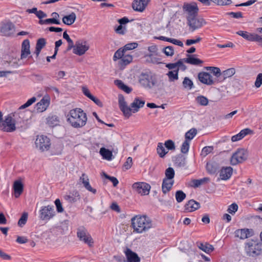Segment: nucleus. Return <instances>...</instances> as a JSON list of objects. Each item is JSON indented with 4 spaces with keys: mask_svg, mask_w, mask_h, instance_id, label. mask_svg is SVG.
<instances>
[{
    "mask_svg": "<svg viewBox=\"0 0 262 262\" xmlns=\"http://www.w3.org/2000/svg\"><path fill=\"white\" fill-rule=\"evenodd\" d=\"M15 122L13 120L12 117L11 115L8 116L4 121L0 123L1 129L7 132H12L15 130Z\"/></svg>",
    "mask_w": 262,
    "mask_h": 262,
    "instance_id": "nucleus-11",
    "label": "nucleus"
},
{
    "mask_svg": "<svg viewBox=\"0 0 262 262\" xmlns=\"http://www.w3.org/2000/svg\"><path fill=\"white\" fill-rule=\"evenodd\" d=\"M190 142L188 140H185L182 143L181 151L183 154H186L188 152L189 149Z\"/></svg>",
    "mask_w": 262,
    "mask_h": 262,
    "instance_id": "nucleus-51",
    "label": "nucleus"
},
{
    "mask_svg": "<svg viewBox=\"0 0 262 262\" xmlns=\"http://www.w3.org/2000/svg\"><path fill=\"white\" fill-rule=\"evenodd\" d=\"M76 18V14L72 12L68 15L64 16L62 18V21L66 25H71L74 23Z\"/></svg>",
    "mask_w": 262,
    "mask_h": 262,
    "instance_id": "nucleus-35",
    "label": "nucleus"
},
{
    "mask_svg": "<svg viewBox=\"0 0 262 262\" xmlns=\"http://www.w3.org/2000/svg\"><path fill=\"white\" fill-rule=\"evenodd\" d=\"M118 102L120 110L123 112L126 117L129 118L130 116V107H128L127 105L125 99L122 95L119 96Z\"/></svg>",
    "mask_w": 262,
    "mask_h": 262,
    "instance_id": "nucleus-19",
    "label": "nucleus"
},
{
    "mask_svg": "<svg viewBox=\"0 0 262 262\" xmlns=\"http://www.w3.org/2000/svg\"><path fill=\"white\" fill-rule=\"evenodd\" d=\"M163 52L167 56H172L174 54V49L172 46H168L163 49Z\"/></svg>",
    "mask_w": 262,
    "mask_h": 262,
    "instance_id": "nucleus-57",
    "label": "nucleus"
},
{
    "mask_svg": "<svg viewBox=\"0 0 262 262\" xmlns=\"http://www.w3.org/2000/svg\"><path fill=\"white\" fill-rule=\"evenodd\" d=\"M133 189L141 195H147L149 193L150 186L144 182H136L133 184Z\"/></svg>",
    "mask_w": 262,
    "mask_h": 262,
    "instance_id": "nucleus-12",
    "label": "nucleus"
},
{
    "mask_svg": "<svg viewBox=\"0 0 262 262\" xmlns=\"http://www.w3.org/2000/svg\"><path fill=\"white\" fill-rule=\"evenodd\" d=\"M128 262H139L140 258L137 254L129 249H127L125 252Z\"/></svg>",
    "mask_w": 262,
    "mask_h": 262,
    "instance_id": "nucleus-29",
    "label": "nucleus"
},
{
    "mask_svg": "<svg viewBox=\"0 0 262 262\" xmlns=\"http://www.w3.org/2000/svg\"><path fill=\"white\" fill-rule=\"evenodd\" d=\"M138 44L136 42H130L127 43L123 47V49L126 52V51L133 50L137 48Z\"/></svg>",
    "mask_w": 262,
    "mask_h": 262,
    "instance_id": "nucleus-55",
    "label": "nucleus"
},
{
    "mask_svg": "<svg viewBox=\"0 0 262 262\" xmlns=\"http://www.w3.org/2000/svg\"><path fill=\"white\" fill-rule=\"evenodd\" d=\"M195 100L196 102L202 106H207L208 104V99L202 95L198 96Z\"/></svg>",
    "mask_w": 262,
    "mask_h": 262,
    "instance_id": "nucleus-44",
    "label": "nucleus"
},
{
    "mask_svg": "<svg viewBox=\"0 0 262 262\" xmlns=\"http://www.w3.org/2000/svg\"><path fill=\"white\" fill-rule=\"evenodd\" d=\"M165 179L169 180H173L175 175V172L173 168L170 167L167 168L165 170Z\"/></svg>",
    "mask_w": 262,
    "mask_h": 262,
    "instance_id": "nucleus-41",
    "label": "nucleus"
},
{
    "mask_svg": "<svg viewBox=\"0 0 262 262\" xmlns=\"http://www.w3.org/2000/svg\"><path fill=\"white\" fill-rule=\"evenodd\" d=\"M148 51L150 52V54L148 55L150 58L151 61L153 63H160V59H158L157 60H154L152 59V57L154 56H156L157 55V51L158 49L156 46H151L148 47Z\"/></svg>",
    "mask_w": 262,
    "mask_h": 262,
    "instance_id": "nucleus-34",
    "label": "nucleus"
},
{
    "mask_svg": "<svg viewBox=\"0 0 262 262\" xmlns=\"http://www.w3.org/2000/svg\"><path fill=\"white\" fill-rule=\"evenodd\" d=\"M188 56L187 58H184L185 62L195 66L200 65L203 62L202 60L195 58L193 56L188 55Z\"/></svg>",
    "mask_w": 262,
    "mask_h": 262,
    "instance_id": "nucleus-32",
    "label": "nucleus"
},
{
    "mask_svg": "<svg viewBox=\"0 0 262 262\" xmlns=\"http://www.w3.org/2000/svg\"><path fill=\"white\" fill-rule=\"evenodd\" d=\"M188 25L193 31L198 29L206 24L205 19L201 17H198L197 16H194L187 18Z\"/></svg>",
    "mask_w": 262,
    "mask_h": 262,
    "instance_id": "nucleus-8",
    "label": "nucleus"
},
{
    "mask_svg": "<svg viewBox=\"0 0 262 262\" xmlns=\"http://www.w3.org/2000/svg\"><path fill=\"white\" fill-rule=\"evenodd\" d=\"M178 73L179 72L178 71V70L169 71L166 74V75L168 77L169 81L170 82H173L176 80H177L179 78Z\"/></svg>",
    "mask_w": 262,
    "mask_h": 262,
    "instance_id": "nucleus-40",
    "label": "nucleus"
},
{
    "mask_svg": "<svg viewBox=\"0 0 262 262\" xmlns=\"http://www.w3.org/2000/svg\"><path fill=\"white\" fill-rule=\"evenodd\" d=\"M64 198L70 203H75L80 200V196L78 191L74 190L69 194L64 195Z\"/></svg>",
    "mask_w": 262,
    "mask_h": 262,
    "instance_id": "nucleus-27",
    "label": "nucleus"
},
{
    "mask_svg": "<svg viewBox=\"0 0 262 262\" xmlns=\"http://www.w3.org/2000/svg\"><path fill=\"white\" fill-rule=\"evenodd\" d=\"M76 235L79 240L89 247H92L94 241L88 230L84 226H80L77 229Z\"/></svg>",
    "mask_w": 262,
    "mask_h": 262,
    "instance_id": "nucleus-5",
    "label": "nucleus"
},
{
    "mask_svg": "<svg viewBox=\"0 0 262 262\" xmlns=\"http://www.w3.org/2000/svg\"><path fill=\"white\" fill-rule=\"evenodd\" d=\"M67 120L72 127L78 128L86 124L87 116L82 109L76 108L70 111L67 116Z\"/></svg>",
    "mask_w": 262,
    "mask_h": 262,
    "instance_id": "nucleus-1",
    "label": "nucleus"
},
{
    "mask_svg": "<svg viewBox=\"0 0 262 262\" xmlns=\"http://www.w3.org/2000/svg\"><path fill=\"white\" fill-rule=\"evenodd\" d=\"M148 2V0H135L132 4L134 10L139 12H142L145 9Z\"/></svg>",
    "mask_w": 262,
    "mask_h": 262,
    "instance_id": "nucleus-22",
    "label": "nucleus"
},
{
    "mask_svg": "<svg viewBox=\"0 0 262 262\" xmlns=\"http://www.w3.org/2000/svg\"><path fill=\"white\" fill-rule=\"evenodd\" d=\"M35 144L40 151H47L49 149V138L44 135L37 136Z\"/></svg>",
    "mask_w": 262,
    "mask_h": 262,
    "instance_id": "nucleus-7",
    "label": "nucleus"
},
{
    "mask_svg": "<svg viewBox=\"0 0 262 262\" xmlns=\"http://www.w3.org/2000/svg\"><path fill=\"white\" fill-rule=\"evenodd\" d=\"M174 184V180H169L164 178L162 184V190L163 193L166 194L171 189Z\"/></svg>",
    "mask_w": 262,
    "mask_h": 262,
    "instance_id": "nucleus-26",
    "label": "nucleus"
},
{
    "mask_svg": "<svg viewBox=\"0 0 262 262\" xmlns=\"http://www.w3.org/2000/svg\"><path fill=\"white\" fill-rule=\"evenodd\" d=\"M79 183L82 184L85 188L88 191L94 194L96 193V190L91 187L90 184L89 177L85 173H82L81 176L80 177Z\"/></svg>",
    "mask_w": 262,
    "mask_h": 262,
    "instance_id": "nucleus-21",
    "label": "nucleus"
},
{
    "mask_svg": "<svg viewBox=\"0 0 262 262\" xmlns=\"http://www.w3.org/2000/svg\"><path fill=\"white\" fill-rule=\"evenodd\" d=\"M235 74V69L233 68H230L227 69L222 73V75L224 78H227L228 77H231Z\"/></svg>",
    "mask_w": 262,
    "mask_h": 262,
    "instance_id": "nucleus-49",
    "label": "nucleus"
},
{
    "mask_svg": "<svg viewBox=\"0 0 262 262\" xmlns=\"http://www.w3.org/2000/svg\"><path fill=\"white\" fill-rule=\"evenodd\" d=\"M261 85H262V73H259L258 74L255 82V86L258 88Z\"/></svg>",
    "mask_w": 262,
    "mask_h": 262,
    "instance_id": "nucleus-63",
    "label": "nucleus"
},
{
    "mask_svg": "<svg viewBox=\"0 0 262 262\" xmlns=\"http://www.w3.org/2000/svg\"><path fill=\"white\" fill-rule=\"evenodd\" d=\"M233 169L231 167H223L220 171V179L228 180L232 174Z\"/></svg>",
    "mask_w": 262,
    "mask_h": 262,
    "instance_id": "nucleus-24",
    "label": "nucleus"
},
{
    "mask_svg": "<svg viewBox=\"0 0 262 262\" xmlns=\"http://www.w3.org/2000/svg\"><path fill=\"white\" fill-rule=\"evenodd\" d=\"M184 59H182L179 60L178 61V71L179 72V70L182 71H185L186 69V66L184 64Z\"/></svg>",
    "mask_w": 262,
    "mask_h": 262,
    "instance_id": "nucleus-64",
    "label": "nucleus"
},
{
    "mask_svg": "<svg viewBox=\"0 0 262 262\" xmlns=\"http://www.w3.org/2000/svg\"><path fill=\"white\" fill-rule=\"evenodd\" d=\"M198 79L202 83L208 85H212L214 82L211 75L205 72H200L198 74Z\"/></svg>",
    "mask_w": 262,
    "mask_h": 262,
    "instance_id": "nucleus-16",
    "label": "nucleus"
},
{
    "mask_svg": "<svg viewBox=\"0 0 262 262\" xmlns=\"http://www.w3.org/2000/svg\"><path fill=\"white\" fill-rule=\"evenodd\" d=\"M235 234L236 237L244 239L252 236L254 235V231L252 229H241L236 230Z\"/></svg>",
    "mask_w": 262,
    "mask_h": 262,
    "instance_id": "nucleus-18",
    "label": "nucleus"
},
{
    "mask_svg": "<svg viewBox=\"0 0 262 262\" xmlns=\"http://www.w3.org/2000/svg\"><path fill=\"white\" fill-rule=\"evenodd\" d=\"M61 123L60 119L56 115H52L50 117V127L59 126Z\"/></svg>",
    "mask_w": 262,
    "mask_h": 262,
    "instance_id": "nucleus-39",
    "label": "nucleus"
},
{
    "mask_svg": "<svg viewBox=\"0 0 262 262\" xmlns=\"http://www.w3.org/2000/svg\"><path fill=\"white\" fill-rule=\"evenodd\" d=\"M206 69L210 70L211 72L217 77H219L221 75V70L219 68L213 67H206Z\"/></svg>",
    "mask_w": 262,
    "mask_h": 262,
    "instance_id": "nucleus-54",
    "label": "nucleus"
},
{
    "mask_svg": "<svg viewBox=\"0 0 262 262\" xmlns=\"http://www.w3.org/2000/svg\"><path fill=\"white\" fill-rule=\"evenodd\" d=\"M157 152L160 157L162 158L164 157L167 151H166L164 145L162 143H159L157 148Z\"/></svg>",
    "mask_w": 262,
    "mask_h": 262,
    "instance_id": "nucleus-46",
    "label": "nucleus"
},
{
    "mask_svg": "<svg viewBox=\"0 0 262 262\" xmlns=\"http://www.w3.org/2000/svg\"><path fill=\"white\" fill-rule=\"evenodd\" d=\"M183 10L187 14V18L197 16L199 12V8L195 2L184 3L183 6Z\"/></svg>",
    "mask_w": 262,
    "mask_h": 262,
    "instance_id": "nucleus-9",
    "label": "nucleus"
},
{
    "mask_svg": "<svg viewBox=\"0 0 262 262\" xmlns=\"http://www.w3.org/2000/svg\"><path fill=\"white\" fill-rule=\"evenodd\" d=\"M206 169L210 174H214L217 170V167L215 164L212 163H207L206 164Z\"/></svg>",
    "mask_w": 262,
    "mask_h": 262,
    "instance_id": "nucleus-47",
    "label": "nucleus"
},
{
    "mask_svg": "<svg viewBox=\"0 0 262 262\" xmlns=\"http://www.w3.org/2000/svg\"><path fill=\"white\" fill-rule=\"evenodd\" d=\"M22 110L19 107L17 111L12 114L14 121L16 123H21L29 119L27 117V115L29 114L30 112L28 110L22 111Z\"/></svg>",
    "mask_w": 262,
    "mask_h": 262,
    "instance_id": "nucleus-13",
    "label": "nucleus"
},
{
    "mask_svg": "<svg viewBox=\"0 0 262 262\" xmlns=\"http://www.w3.org/2000/svg\"><path fill=\"white\" fill-rule=\"evenodd\" d=\"M39 206L40 209L39 210V218L42 220H48L49 219V204L47 200L41 201L37 204Z\"/></svg>",
    "mask_w": 262,
    "mask_h": 262,
    "instance_id": "nucleus-10",
    "label": "nucleus"
},
{
    "mask_svg": "<svg viewBox=\"0 0 262 262\" xmlns=\"http://www.w3.org/2000/svg\"><path fill=\"white\" fill-rule=\"evenodd\" d=\"M176 199L177 202L181 203L186 198V194L182 190H178L176 192Z\"/></svg>",
    "mask_w": 262,
    "mask_h": 262,
    "instance_id": "nucleus-45",
    "label": "nucleus"
},
{
    "mask_svg": "<svg viewBox=\"0 0 262 262\" xmlns=\"http://www.w3.org/2000/svg\"><path fill=\"white\" fill-rule=\"evenodd\" d=\"M248 157V152L244 148L237 149L230 158V163L232 165H236L246 161Z\"/></svg>",
    "mask_w": 262,
    "mask_h": 262,
    "instance_id": "nucleus-6",
    "label": "nucleus"
},
{
    "mask_svg": "<svg viewBox=\"0 0 262 262\" xmlns=\"http://www.w3.org/2000/svg\"><path fill=\"white\" fill-rule=\"evenodd\" d=\"M30 54V42L28 39H26L22 43L21 58H26Z\"/></svg>",
    "mask_w": 262,
    "mask_h": 262,
    "instance_id": "nucleus-28",
    "label": "nucleus"
},
{
    "mask_svg": "<svg viewBox=\"0 0 262 262\" xmlns=\"http://www.w3.org/2000/svg\"><path fill=\"white\" fill-rule=\"evenodd\" d=\"M192 81L188 77H185L183 81V85L185 88L191 89L193 87Z\"/></svg>",
    "mask_w": 262,
    "mask_h": 262,
    "instance_id": "nucleus-50",
    "label": "nucleus"
},
{
    "mask_svg": "<svg viewBox=\"0 0 262 262\" xmlns=\"http://www.w3.org/2000/svg\"><path fill=\"white\" fill-rule=\"evenodd\" d=\"M36 101V98L35 97H33L29 99L25 104L21 105L20 106V109H25L31 105H32L33 103H34Z\"/></svg>",
    "mask_w": 262,
    "mask_h": 262,
    "instance_id": "nucleus-56",
    "label": "nucleus"
},
{
    "mask_svg": "<svg viewBox=\"0 0 262 262\" xmlns=\"http://www.w3.org/2000/svg\"><path fill=\"white\" fill-rule=\"evenodd\" d=\"M197 130L195 128H191L186 133L185 137V140L188 141L191 140L196 135Z\"/></svg>",
    "mask_w": 262,
    "mask_h": 262,
    "instance_id": "nucleus-42",
    "label": "nucleus"
},
{
    "mask_svg": "<svg viewBox=\"0 0 262 262\" xmlns=\"http://www.w3.org/2000/svg\"><path fill=\"white\" fill-rule=\"evenodd\" d=\"M63 37L68 41L69 45L68 47V50H71L72 48H73L75 45H74V42L69 37V35L66 32H64L63 34Z\"/></svg>",
    "mask_w": 262,
    "mask_h": 262,
    "instance_id": "nucleus-48",
    "label": "nucleus"
},
{
    "mask_svg": "<svg viewBox=\"0 0 262 262\" xmlns=\"http://www.w3.org/2000/svg\"><path fill=\"white\" fill-rule=\"evenodd\" d=\"M245 250L247 255L249 256H257L261 253V244L257 240L248 241L245 243Z\"/></svg>",
    "mask_w": 262,
    "mask_h": 262,
    "instance_id": "nucleus-3",
    "label": "nucleus"
},
{
    "mask_svg": "<svg viewBox=\"0 0 262 262\" xmlns=\"http://www.w3.org/2000/svg\"><path fill=\"white\" fill-rule=\"evenodd\" d=\"M131 222L134 232L137 233L146 232L152 226L151 220L146 215H136L132 219Z\"/></svg>",
    "mask_w": 262,
    "mask_h": 262,
    "instance_id": "nucleus-2",
    "label": "nucleus"
},
{
    "mask_svg": "<svg viewBox=\"0 0 262 262\" xmlns=\"http://www.w3.org/2000/svg\"><path fill=\"white\" fill-rule=\"evenodd\" d=\"M14 196L18 198L23 192L24 185L20 180H17L14 182L13 185Z\"/></svg>",
    "mask_w": 262,
    "mask_h": 262,
    "instance_id": "nucleus-23",
    "label": "nucleus"
},
{
    "mask_svg": "<svg viewBox=\"0 0 262 262\" xmlns=\"http://www.w3.org/2000/svg\"><path fill=\"white\" fill-rule=\"evenodd\" d=\"M28 213L24 212L18 222V225L22 227L26 224L28 219Z\"/></svg>",
    "mask_w": 262,
    "mask_h": 262,
    "instance_id": "nucleus-52",
    "label": "nucleus"
},
{
    "mask_svg": "<svg viewBox=\"0 0 262 262\" xmlns=\"http://www.w3.org/2000/svg\"><path fill=\"white\" fill-rule=\"evenodd\" d=\"M198 246L200 249L204 251L206 253H210L214 250L213 247L211 245L207 243H199L198 244Z\"/></svg>",
    "mask_w": 262,
    "mask_h": 262,
    "instance_id": "nucleus-33",
    "label": "nucleus"
},
{
    "mask_svg": "<svg viewBox=\"0 0 262 262\" xmlns=\"http://www.w3.org/2000/svg\"><path fill=\"white\" fill-rule=\"evenodd\" d=\"M125 53V51L123 48L119 49L117 51L115 52L113 56V60L114 61H116L118 59H122Z\"/></svg>",
    "mask_w": 262,
    "mask_h": 262,
    "instance_id": "nucleus-43",
    "label": "nucleus"
},
{
    "mask_svg": "<svg viewBox=\"0 0 262 262\" xmlns=\"http://www.w3.org/2000/svg\"><path fill=\"white\" fill-rule=\"evenodd\" d=\"M133 60L132 56L129 55V54H124V55L123 56L121 61L122 63L125 64H128L129 63Z\"/></svg>",
    "mask_w": 262,
    "mask_h": 262,
    "instance_id": "nucleus-58",
    "label": "nucleus"
},
{
    "mask_svg": "<svg viewBox=\"0 0 262 262\" xmlns=\"http://www.w3.org/2000/svg\"><path fill=\"white\" fill-rule=\"evenodd\" d=\"M115 84L120 89L129 94L132 91V89L127 86L120 80H116L114 81Z\"/></svg>",
    "mask_w": 262,
    "mask_h": 262,
    "instance_id": "nucleus-37",
    "label": "nucleus"
},
{
    "mask_svg": "<svg viewBox=\"0 0 262 262\" xmlns=\"http://www.w3.org/2000/svg\"><path fill=\"white\" fill-rule=\"evenodd\" d=\"M46 44V41L45 39L41 38L37 40L36 45V49L34 52L36 56L39 55L41 49L45 46Z\"/></svg>",
    "mask_w": 262,
    "mask_h": 262,
    "instance_id": "nucleus-31",
    "label": "nucleus"
},
{
    "mask_svg": "<svg viewBox=\"0 0 262 262\" xmlns=\"http://www.w3.org/2000/svg\"><path fill=\"white\" fill-rule=\"evenodd\" d=\"M212 150L213 147L212 146H205L202 149L201 154L204 156H206L210 153Z\"/></svg>",
    "mask_w": 262,
    "mask_h": 262,
    "instance_id": "nucleus-62",
    "label": "nucleus"
},
{
    "mask_svg": "<svg viewBox=\"0 0 262 262\" xmlns=\"http://www.w3.org/2000/svg\"><path fill=\"white\" fill-rule=\"evenodd\" d=\"M145 104V101L140 99L138 97L135 98L133 102L130 104V116L132 113H135L139 111V109L143 107Z\"/></svg>",
    "mask_w": 262,
    "mask_h": 262,
    "instance_id": "nucleus-20",
    "label": "nucleus"
},
{
    "mask_svg": "<svg viewBox=\"0 0 262 262\" xmlns=\"http://www.w3.org/2000/svg\"><path fill=\"white\" fill-rule=\"evenodd\" d=\"M200 207V203L198 202L191 200H189L185 205L184 209L185 211L190 212H193Z\"/></svg>",
    "mask_w": 262,
    "mask_h": 262,
    "instance_id": "nucleus-25",
    "label": "nucleus"
},
{
    "mask_svg": "<svg viewBox=\"0 0 262 262\" xmlns=\"http://www.w3.org/2000/svg\"><path fill=\"white\" fill-rule=\"evenodd\" d=\"M238 209V206L235 203L230 205L228 209V212L231 214L234 213Z\"/></svg>",
    "mask_w": 262,
    "mask_h": 262,
    "instance_id": "nucleus-61",
    "label": "nucleus"
},
{
    "mask_svg": "<svg viewBox=\"0 0 262 262\" xmlns=\"http://www.w3.org/2000/svg\"><path fill=\"white\" fill-rule=\"evenodd\" d=\"M52 18H50V24H59V14L56 12H53L51 14Z\"/></svg>",
    "mask_w": 262,
    "mask_h": 262,
    "instance_id": "nucleus-53",
    "label": "nucleus"
},
{
    "mask_svg": "<svg viewBox=\"0 0 262 262\" xmlns=\"http://www.w3.org/2000/svg\"><path fill=\"white\" fill-rule=\"evenodd\" d=\"M209 178L205 177L201 179H194L191 181V186L194 188H197L201 185L209 182Z\"/></svg>",
    "mask_w": 262,
    "mask_h": 262,
    "instance_id": "nucleus-36",
    "label": "nucleus"
},
{
    "mask_svg": "<svg viewBox=\"0 0 262 262\" xmlns=\"http://www.w3.org/2000/svg\"><path fill=\"white\" fill-rule=\"evenodd\" d=\"M55 204L58 212L61 213L63 211V208L59 199H57L55 201Z\"/></svg>",
    "mask_w": 262,
    "mask_h": 262,
    "instance_id": "nucleus-60",
    "label": "nucleus"
},
{
    "mask_svg": "<svg viewBox=\"0 0 262 262\" xmlns=\"http://www.w3.org/2000/svg\"><path fill=\"white\" fill-rule=\"evenodd\" d=\"M89 49V46L85 41H77L73 47V53L79 56L84 54Z\"/></svg>",
    "mask_w": 262,
    "mask_h": 262,
    "instance_id": "nucleus-14",
    "label": "nucleus"
},
{
    "mask_svg": "<svg viewBox=\"0 0 262 262\" xmlns=\"http://www.w3.org/2000/svg\"><path fill=\"white\" fill-rule=\"evenodd\" d=\"M236 33L237 34L243 37L244 39L250 41H252L253 38L255 35V33H251L244 31H239L237 32Z\"/></svg>",
    "mask_w": 262,
    "mask_h": 262,
    "instance_id": "nucleus-38",
    "label": "nucleus"
},
{
    "mask_svg": "<svg viewBox=\"0 0 262 262\" xmlns=\"http://www.w3.org/2000/svg\"><path fill=\"white\" fill-rule=\"evenodd\" d=\"M49 105V97L46 95L36 104L34 109L37 113H42L47 110Z\"/></svg>",
    "mask_w": 262,
    "mask_h": 262,
    "instance_id": "nucleus-15",
    "label": "nucleus"
},
{
    "mask_svg": "<svg viewBox=\"0 0 262 262\" xmlns=\"http://www.w3.org/2000/svg\"><path fill=\"white\" fill-rule=\"evenodd\" d=\"M165 147L168 150H173L175 149V145L174 142L171 140H168L165 142L164 144Z\"/></svg>",
    "mask_w": 262,
    "mask_h": 262,
    "instance_id": "nucleus-59",
    "label": "nucleus"
},
{
    "mask_svg": "<svg viewBox=\"0 0 262 262\" xmlns=\"http://www.w3.org/2000/svg\"><path fill=\"white\" fill-rule=\"evenodd\" d=\"M139 81L140 84L145 88H151L157 82L156 76L149 71L142 72L139 76Z\"/></svg>",
    "mask_w": 262,
    "mask_h": 262,
    "instance_id": "nucleus-4",
    "label": "nucleus"
},
{
    "mask_svg": "<svg viewBox=\"0 0 262 262\" xmlns=\"http://www.w3.org/2000/svg\"><path fill=\"white\" fill-rule=\"evenodd\" d=\"M99 153L102 157L103 159L108 161L112 160L113 154L111 150L106 149L104 147H102L100 149Z\"/></svg>",
    "mask_w": 262,
    "mask_h": 262,
    "instance_id": "nucleus-30",
    "label": "nucleus"
},
{
    "mask_svg": "<svg viewBox=\"0 0 262 262\" xmlns=\"http://www.w3.org/2000/svg\"><path fill=\"white\" fill-rule=\"evenodd\" d=\"M1 32L5 36H10L15 32V26L11 22H7L2 25Z\"/></svg>",
    "mask_w": 262,
    "mask_h": 262,
    "instance_id": "nucleus-17",
    "label": "nucleus"
}]
</instances>
